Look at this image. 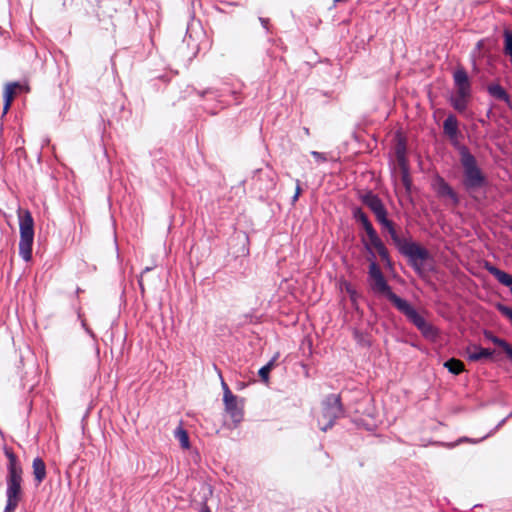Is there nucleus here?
I'll list each match as a JSON object with an SVG mask.
<instances>
[{
	"label": "nucleus",
	"mask_w": 512,
	"mask_h": 512,
	"mask_svg": "<svg viewBox=\"0 0 512 512\" xmlns=\"http://www.w3.org/2000/svg\"><path fill=\"white\" fill-rule=\"evenodd\" d=\"M6 456L9 463L7 467V504L4 512H14L21 496L22 468L12 452L7 450Z\"/></svg>",
	"instance_id": "obj_1"
},
{
	"label": "nucleus",
	"mask_w": 512,
	"mask_h": 512,
	"mask_svg": "<svg viewBox=\"0 0 512 512\" xmlns=\"http://www.w3.org/2000/svg\"><path fill=\"white\" fill-rule=\"evenodd\" d=\"M460 154L464 173L463 183L466 189L469 191H474L483 187L486 183V179L477 166L475 157L469 153L466 148H462Z\"/></svg>",
	"instance_id": "obj_2"
},
{
	"label": "nucleus",
	"mask_w": 512,
	"mask_h": 512,
	"mask_svg": "<svg viewBox=\"0 0 512 512\" xmlns=\"http://www.w3.org/2000/svg\"><path fill=\"white\" fill-rule=\"evenodd\" d=\"M20 242L19 254L25 261L32 257V244L34 239V221L28 210H18Z\"/></svg>",
	"instance_id": "obj_3"
},
{
	"label": "nucleus",
	"mask_w": 512,
	"mask_h": 512,
	"mask_svg": "<svg viewBox=\"0 0 512 512\" xmlns=\"http://www.w3.org/2000/svg\"><path fill=\"white\" fill-rule=\"evenodd\" d=\"M399 248L400 252L408 257L410 264L418 274L424 273L426 270V261L429 253L416 243L405 242L398 236V241H393Z\"/></svg>",
	"instance_id": "obj_4"
},
{
	"label": "nucleus",
	"mask_w": 512,
	"mask_h": 512,
	"mask_svg": "<svg viewBox=\"0 0 512 512\" xmlns=\"http://www.w3.org/2000/svg\"><path fill=\"white\" fill-rule=\"evenodd\" d=\"M342 414V407L338 395H329L317 415L318 426L322 431H327L334 424V421Z\"/></svg>",
	"instance_id": "obj_5"
},
{
	"label": "nucleus",
	"mask_w": 512,
	"mask_h": 512,
	"mask_svg": "<svg viewBox=\"0 0 512 512\" xmlns=\"http://www.w3.org/2000/svg\"><path fill=\"white\" fill-rule=\"evenodd\" d=\"M364 203L373 211L378 222L387 230L393 241H398V234L393 223L387 219V212L381 200L373 194H368L363 199Z\"/></svg>",
	"instance_id": "obj_6"
},
{
	"label": "nucleus",
	"mask_w": 512,
	"mask_h": 512,
	"mask_svg": "<svg viewBox=\"0 0 512 512\" xmlns=\"http://www.w3.org/2000/svg\"><path fill=\"white\" fill-rule=\"evenodd\" d=\"M353 215L355 220L361 223L364 230L366 231L369 239V245L378 252L383 260L388 261V251L382 243L381 239L378 237L366 214L361 209H355Z\"/></svg>",
	"instance_id": "obj_7"
},
{
	"label": "nucleus",
	"mask_w": 512,
	"mask_h": 512,
	"mask_svg": "<svg viewBox=\"0 0 512 512\" xmlns=\"http://www.w3.org/2000/svg\"><path fill=\"white\" fill-rule=\"evenodd\" d=\"M369 278L372 290L377 294L386 296L395 305L396 300L394 297L398 296L392 292L383 276V273L375 262L370 263Z\"/></svg>",
	"instance_id": "obj_8"
},
{
	"label": "nucleus",
	"mask_w": 512,
	"mask_h": 512,
	"mask_svg": "<svg viewBox=\"0 0 512 512\" xmlns=\"http://www.w3.org/2000/svg\"><path fill=\"white\" fill-rule=\"evenodd\" d=\"M222 388L224 391L223 401L225 411L230 416L232 421L237 425L243 419V403L230 391L227 384L222 381Z\"/></svg>",
	"instance_id": "obj_9"
},
{
	"label": "nucleus",
	"mask_w": 512,
	"mask_h": 512,
	"mask_svg": "<svg viewBox=\"0 0 512 512\" xmlns=\"http://www.w3.org/2000/svg\"><path fill=\"white\" fill-rule=\"evenodd\" d=\"M395 298V307L403 313L418 329H421L427 322L406 300L400 297Z\"/></svg>",
	"instance_id": "obj_10"
},
{
	"label": "nucleus",
	"mask_w": 512,
	"mask_h": 512,
	"mask_svg": "<svg viewBox=\"0 0 512 512\" xmlns=\"http://www.w3.org/2000/svg\"><path fill=\"white\" fill-rule=\"evenodd\" d=\"M28 91H29V86L25 83H20V82L8 83L5 86L4 95H3V97H4V107H3L4 113H7V111L9 110V108L11 106L13 99L15 98V96L18 93L28 92Z\"/></svg>",
	"instance_id": "obj_11"
},
{
	"label": "nucleus",
	"mask_w": 512,
	"mask_h": 512,
	"mask_svg": "<svg viewBox=\"0 0 512 512\" xmlns=\"http://www.w3.org/2000/svg\"><path fill=\"white\" fill-rule=\"evenodd\" d=\"M454 82L456 93L470 95V82L467 73L463 69H458L454 72Z\"/></svg>",
	"instance_id": "obj_12"
},
{
	"label": "nucleus",
	"mask_w": 512,
	"mask_h": 512,
	"mask_svg": "<svg viewBox=\"0 0 512 512\" xmlns=\"http://www.w3.org/2000/svg\"><path fill=\"white\" fill-rule=\"evenodd\" d=\"M433 187L439 196L449 198L453 204L458 203L456 193L442 178H437L433 183Z\"/></svg>",
	"instance_id": "obj_13"
},
{
	"label": "nucleus",
	"mask_w": 512,
	"mask_h": 512,
	"mask_svg": "<svg viewBox=\"0 0 512 512\" xmlns=\"http://www.w3.org/2000/svg\"><path fill=\"white\" fill-rule=\"evenodd\" d=\"M493 352L489 349L482 348L477 345H469L466 348V355L470 361H479L482 359L490 358Z\"/></svg>",
	"instance_id": "obj_14"
},
{
	"label": "nucleus",
	"mask_w": 512,
	"mask_h": 512,
	"mask_svg": "<svg viewBox=\"0 0 512 512\" xmlns=\"http://www.w3.org/2000/svg\"><path fill=\"white\" fill-rule=\"evenodd\" d=\"M486 270L492 274L502 285L508 287L512 293V275L498 269L497 267L487 263Z\"/></svg>",
	"instance_id": "obj_15"
},
{
	"label": "nucleus",
	"mask_w": 512,
	"mask_h": 512,
	"mask_svg": "<svg viewBox=\"0 0 512 512\" xmlns=\"http://www.w3.org/2000/svg\"><path fill=\"white\" fill-rule=\"evenodd\" d=\"M444 133L451 139H455L458 134V121L455 116L449 115L443 123Z\"/></svg>",
	"instance_id": "obj_16"
},
{
	"label": "nucleus",
	"mask_w": 512,
	"mask_h": 512,
	"mask_svg": "<svg viewBox=\"0 0 512 512\" xmlns=\"http://www.w3.org/2000/svg\"><path fill=\"white\" fill-rule=\"evenodd\" d=\"M33 474L38 483H41L46 476L45 463L40 458L33 460Z\"/></svg>",
	"instance_id": "obj_17"
},
{
	"label": "nucleus",
	"mask_w": 512,
	"mask_h": 512,
	"mask_svg": "<svg viewBox=\"0 0 512 512\" xmlns=\"http://www.w3.org/2000/svg\"><path fill=\"white\" fill-rule=\"evenodd\" d=\"M174 436L179 441L180 446L183 449L190 448L188 433L181 426L176 428V430L174 431Z\"/></svg>",
	"instance_id": "obj_18"
},
{
	"label": "nucleus",
	"mask_w": 512,
	"mask_h": 512,
	"mask_svg": "<svg viewBox=\"0 0 512 512\" xmlns=\"http://www.w3.org/2000/svg\"><path fill=\"white\" fill-rule=\"evenodd\" d=\"M470 95H463V94H460V93H456L453 97H452V104H453V107L458 110V111H464L466 109V105H467V100L469 98Z\"/></svg>",
	"instance_id": "obj_19"
},
{
	"label": "nucleus",
	"mask_w": 512,
	"mask_h": 512,
	"mask_svg": "<svg viewBox=\"0 0 512 512\" xmlns=\"http://www.w3.org/2000/svg\"><path fill=\"white\" fill-rule=\"evenodd\" d=\"M444 366L453 374L458 375L464 370L463 363L455 358H452L445 362Z\"/></svg>",
	"instance_id": "obj_20"
},
{
	"label": "nucleus",
	"mask_w": 512,
	"mask_h": 512,
	"mask_svg": "<svg viewBox=\"0 0 512 512\" xmlns=\"http://www.w3.org/2000/svg\"><path fill=\"white\" fill-rule=\"evenodd\" d=\"M489 93L497 99H506L507 94L505 90L498 84L489 86Z\"/></svg>",
	"instance_id": "obj_21"
},
{
	"label": "nucleus",
	"mask_w": 512,
	"mask_h": 512,
	"mask_svg": "<svg viewBox=\"0 0 512 512\" xmlns=\"http://www.w3.org/2000/svg\"><path fill=\"white\" fill-rule=\"evenodd\" d=\"M274 359H272L271 361H269L265 366H263L260 370H259V376L261 377V379L263 380V382L267 383L268 380H269V373L270 371L272 370V368L274 367Z\"/></svg>",
	"instance_id": "obj_22"
},
{
	"label": "nucleus",
	"mask_w": 512,
	"mask_h": 512,
	"mask_svg": "<svg viewBox=\"0 0 512 512\" xmlns=\"http://www.w3.org/2000/svg\"><path fill=\"white\" fill-rule=\"evenodd\" d=\"M419 330L426 338L434 339L437 336V331L435 327L428 322H426L425 325Z\"/></svg>",
	"instance_id": "obj_23"
},
{
	"label": "nucleus",
	"mask_w": 512,
	"mask_h": 512,
	"mask_svg": "<svg viewBox=\"0 0 512 512\" xmlns=\"http://www.w3.org/2000/svg\"><path fill=\"white\" fill-rule=\"evenodd\" d=\"M504 39H505V53L510 56L512 61V33L508 30L504 33Z\"/></svg>",
	"instance_id": "obj_24"
},
{
	"label": "nucleus",
	"mask_w": 512,
	"mask_h": 512,
	"mask_svg": "<svg viewBox=\"0 0 512 512\" xmlns=\"http://www.w3.org/2000/svg\"><path fill=\"white\" fill-rule=\"evenodd\" d=\"M485 338L493 342L494 344L500 346L501 348L504 347V345L507 343L505 340H502L496 336H494L491 332L486 331L484 333Z\"/></svg>",
	"instance_id": "obj_25"
},
{
	"label": "nucleus",
	"mask_w": 512,
	"mask_h": 512,
	"mask_svg": "<svg viewBox=\"0 0 512 512\" xmlns=\"http://www.w3.org/2000/svg\"><path fill=\"white\" fill-rule=\"evenodd\" d=\"M497 308L501 312V314L507 317L512 323V308L504 306L502 304H499Z\"/></svg>",
	"instance_id": "obj_26"
},
{
	"label": "nucleus",
	"mask_w": 512,
	"mask_h": 512,
	"mask_svg": "<svg viewBox=\"0 0 512 512\" xmlns=\"http://www.w3.org/2000/svg\"><path fill=\"white\" fill-rule=\"evenodd\" d=\"M311 154L317 162H325L326 161V157L320 152L312 151Z\"/></svg>",
	"instance_id": "obj_27"
},
{
	"label": "nucleus",
	"mask_w": 512,
	"mask_h": 512,
	"mask_svg": "<svg viewBox=\"0 0 512 512\" xmlns=\"http://www.w3.org/2000/svg\"><path fill=\"white\" fill-rule=\"evenodd\" d=\"M300 194H301L300 182H299V180H296V190H295V194L292 198L293 203L298 200Z\"/></svg>",
	"instance_id": "obj_28"
},
{
	"label": "nucleus",
	"mask_w": 512,
	"mask_h": 512,
	"mask_svg": "<svg viewBox=\"0 0 512 512\" xmlns=\"http://www.w3.org/2000/svg\"><path fill=\"white\" fill-rule=\"evenodd\" d=\"M502 349L505 351L507 356L512 360V346L506 343Z\"/></svg>",
	"instance_id": "obj_29"
},
{
	"label": "nucleus",
	"mask_w": 512,
	"mask_h": 512,
	"mask_svg": "<svg viewBox=\"0 0 512 512\" xmlns=\"http://www.w3.org/2000/svg\"><path fill=\"white\" fill-rule=\"evenodd\" d=\"M347 292L350 294L352 301L356 300V292L351 289L350 286H347Z\"/></svg>",
	"instance_id": "obj_30"
},
{
	"label": "nucleus",
	"mask_w": 512,
	"mask_h": 512,
	"mask_svg": "<svg viewBox=\"0 0 512 512\" xmlns=\"http://www.w3.org/2000/svg\"><path fill=\"white\" fill-rule=\"evenodd\" d=\"M398 162H399V164H400L402 167H404V165H405V158H404V155H403V154L398 153Z\"/></svg>",
	"instance_id": "obj_31"
},
{
	"label": "nucleus",
	"mask_w": 512,
	"mask_h": 512,
	"mask_svg": "<svg viewBox=\"0 0 512 512\" xmlns=\"http://www.w3.org/2000/svg\"><path fill=\"white\" fill-rule=\"evenodd\" d=\"M200 512H212V511L209 509V507L206 504H204L202 506Z\"/></svg>",
	"instance_id": "obj_32"
},
{
	"label": "nucleus",
	"mask_w": 512,
	"mask_h": 512,
	"mask_svg": "<svg viewBox=\"0 0 512 512\" xmlns=\"http://www.w3.org/2000/svg\"><path fill=\"white\" fill-rule=\"evenodd\" d=\"M139 285H140V288L143 290V283H142V279L139 280Z\"/></svg>",
	"instance_id": "obj_33"
}]
</instances>
